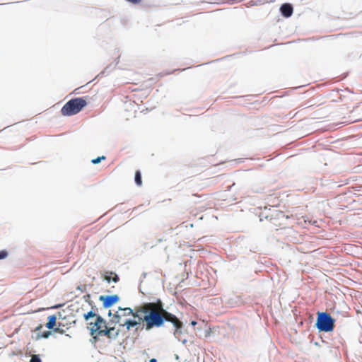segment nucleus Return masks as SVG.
I'll return each instance as SVG.
<instances>
[{
  "mask_svg": "<svg viewBox=\"0 0 362 362\" xmlns=\"http://www.w3.org/2000/svg\"><path fill=\"white\" fill-rule=\"evenodd\" d=\"M144 309L145 315L139 320L145 322L147 330L154 327H159L162 326L164 320L173 323L176 328V331L182 327V322L175 315L164 310L160 301L158 303H146Z\"/></svg>",
  "mask_w": 362,
  "mask_h": 362,
  "instance_id": "f257e3e1",
  "label": "nucleus"
},
{
  "mask_svg": "<svg viewBox=\"0 0 362 362\" xmlns=\"http://www.w3.org/2000/svg\"><path fill=\"white\" fill-rule=\"evenodd\" d=\"M88 328L94 338L100 336H106L108 338L116 337L119 334L118 330L115 331L114 327H108L106 321L101 316H97L94 322H90Z\"/></svg>",
  "mask_w": 362,
  "mask_h": 362,
  "instance_id": "f03ea898",
  "label": "nucleus"
},
{
  "mask_svg": "<svg viewBox=\"0 0 362 362\" xmlns=\"http://www.w3.org/2000/svg\"><path fill=\"white\" fill-rule=\"evenodd\" d=\"M87 105L84 98H76L69 100L61 109V114L63 116H72L78 114Z\"/></svg>",
  "mask_w": 362,
  "mask_h": 362,
  "instance_id": "7ed1b4c3",
  "label": "nucleus"
},
{
  "mask_svg": "<svg viewBox=\"0 0 362 362\" xmlns=\"http://www.w3.org/2000/svg\"><path fill=\"white\" fill-rule=\"evenodd\" d=\"M267 218L272 227L276 230L285 228L287 226L288 216L279 210H274L269 215L267 216Z\"/></svg>",
  "mask_w": 362,
  "mask_h": 362,
  "instance_id": "20e7f679",
  "label": "nucleus"
},
{
  "mask_svg": "<svg viewBox=\"0 0 362 362\" xmlns=\"http://www.w3.org/2000/svg\"><path fill=\"white\" fill-rule=\"evenodd\" d=\"M316 326L320 331L331 332L334 327V320L327 313H320L317 315Z\"/></svg>",
  "mask_w": 362,
  "mask_h": 362,
  "instance_id": "39448f33",
  "label": "nucleus"
},
{
  "mask_svg": "<svg viewBox=\"0 0 362 362\" xmlns=\"http://www.w3.org/2000/svg\"><path fill=\"white\" fill-rule=\"evenodd\" d=\"M100 300L103 303V306L105 308H109L118 302L119 298L117 295L100 296Z\"/></svg>",
  "mask_w": 362,
  "mask_h": 362,
  "instance_id": "423d86ee",
  "label": "nucleus"
},
{
  "mask_svg": "<svg viewBox=\"0 0 362 362\" xmlns=\"http://www.w3.org/2000/svg\"><path fill=\"white\" fill-rule=\"evenodd\" d=\"M141 321L142 320H129L127 319L125 320H119L118 324L119 326L126 327L127 329L129 330L132 327H136V331L138 329V327L140 325Z\"/></svg>",
  "mask_w": 362,
  "mask_h": 362,
  "instance_id": "0eeeda50",
  "label": "nucleus"
},
{
  "mask_svg": "<svg viewBox=\"0 0 362 362\" xmlns=\"http://www.w3.org/2000/svg\"><path fill=\"white\" fill-rule=\"evenodd\" d=\"M132 314V309L130 308H119V310L115 315V322L118 323L119 320H125L123 317L130 316Z\"/></svg>",
  "mask_w": 362,
  "mask_h": 362,
  "instance_id": "6e6552de",
  "label": "nucleus"
},
{
  "mask_svg": "<svg viewBox=\"0 0 362 362\" xmlns=\"http://www.w3.org/2000/svg\"><path fill=\"white\" fill-rule=\"evenodd\" d=\"M103 278L107 282L112 281L115 283H117L119 280L117 274L113 272H106L103 276Z\"/></svg>",
  "mask_w": 362,
  "mask_h": 362,
  "instance_id": "1a4fd4ad",
  "label": "nucleus"
},
{
  "mask_svg": "<svg viewBox=\"0 0 362 362\" xmlns=\"http://www.w3.org/2000/svg\"><path fill=\"white\" fill-rule=\"evenodd\" d=\"M281 11L285 17H289L292 15L293 8L288 4H284L281 6Z\"/></svg>",
  "mask_w": 362,
  "mask_h": 362,
  "instance_id": "9d476101",
  "label": "nucleus"
},
{
  "mask_svg": "<svg viewBox=\"0 0 362 362\" xmlns=\"http://www.w3.org/2000/svg\"><path fill=\"white\" fill-rule=\"evenodd\" d=\"M144 308L145 303L141 306L136 307L134 309V311L132 310V314H131V315L133 316L134 318H138V320H139V318H143V317H141V314H144V315H145V311L144 309Z\"/></svg>",
  "mask_w": 362,
  "mask_h": 362,
  "instance_id": "9b49d317",
  "label": "nucleus"
},
{
  "mask_svg": "<svg viewBox=\"0 0 362 362\" xmlns=\"http://www.w3.org/2000/svg\"><path fill=\"white\" fill-rule=\"evenodd\" d=\"M56 320L57 317L54 315H49L48 317V322L46 324V327L49 329H53L56 325Z\"/></svg>",
  "mask_w": 362,
  "mask_h": 362,
  "instance_id": "f8f14e48",
  "label": "nucleus"
},
{
  "mask_svg": "<svg viewBox=\"0 0 362 362\" xmlns=\"http://www.w3.org/2000/svg\"><path fill=\"white\" fill-rule=\"evenodd\" d=\"M134 180L137 186L140 187L142 185L141 173L140 170H136L135 172Z\"/></svg>",
  "mask_w": 362,
  "mask_h": 362,
  "instance_id": "ddd939ff",
  "label": "nucleus"
},
{
  "mask_svg": "<svg viewBox=\"0 0 362 362\" xmlns=\"http://www.w3.org/2000/svg\"><path fill=\"white\" fill-rule=\"evenodd\" d=\"M97 316H99L98 315L95 314L94 312H93L92 310L89 311L88 313L85 314L84 315V318L86 320H88L90 318H93L94 317L95 319H96V317Z\"/></svg>",
  "mask_w": 362,
  "mask_h": 362,
  "instance_id": "4468645a",
  "label": "nucleus"
},
{
  "mask_svg": "<svg viewBox=\"0 0 362 362\" xmlns=\"http://www.w3.org/2000/svg\"><path fill=\"white\" fill-rule=\"evenodd\" d=\"M105 156H99L96 158H94L91 160V163H93V164H98L99 163L101 160H105Z\"/></svg>",
  "mask_w": 362,
  "mask_h": 362,
  "instance_id": "2eb2a0df",
  "label": "nucleus"
},
{
  "mask_svg": "<svg viewBox=\"0 0 362 362\" xmlns=\"http://www.w3.org/2000/svg\"><path fill=\"white\" fill-rule=\"evenodd\" d=\"M30 362H42L38 355H33L30 360Z\"/></svg>",
  "mask_w": 362,
  "mask_h": 362,
  "instance_id": "dca6fc26",
  "label": "nucleus"
},
{
  "mask_svg": "<svg viewBox=\"0 0 362 362\" xmlns=\"http://www.w3.org/2000/svg\"><path fill=\"white\" fill-rule=\"evenodd\" d=\"M8 256V252L6 250L0 251V259H4Z\"/></svg>",
  "mask_w": 362,
  "mask_h": 362,
  "instance_id": "f3484780",
  "label": "nucleus"
},
{
  "mask_svg": "<svg viewBox=\"0 0 362 362\" xmlns=\"http://www.w3.org/2000/svg\"><path fill=\"white\" fill-rule=\"evenodd\" d=\"M51 334V332L50 331H46V332H44L42 334V337L43 338H48Z\"/></svg>",
  "mask_w": 362,
  "mask_h": 362,
  "instance_id": "a211bd4d",
  "label": "nucleus"
},
{
  "mask_svg": "<svg viewBox=\"0 0 362 362\" xmlns=\"http://www.w3.org/2000/svg\"><path fill=\"white\" fill-rule=\"evenodd\" d=\"M149 362H157V360L156 358H151Z\"/></svg>",
  "mask_w": 362,
  "mask_h": 362,
  "instance_id": "6ab92c4d",
  "label": "nucleus"
},
{
  "mask_svg": "<svg viewBox=\"0 0 362 362\" xmlns=\"http://www.w3.org/2000/svg\"><path fill=\"white\" fill-rule=\"evenodd\" d=\"M42 327V326L40 325H39V326L36 328V329H37V330H40Z\"/></svg>",
  "mask_w": 362,
  "mask_h": 362,
  "instance_id": "aec40b11",
  "label": "nucleus"
},
{
  "mask_svg": "<svg viewBox=\"0 0 362 362\" xmlns=\"http://www.w3.org/2000/svg\"><path fill=\"white\" fill-rule=\"evenodd\" d=\"M192 325H195V324H196V322H192Z\"/></svg>",
  "mask_w": 362,
  "mask_h": 362,
  "instance_id": "412c9836",
  "label": "nucleus"
}]
</instances>
